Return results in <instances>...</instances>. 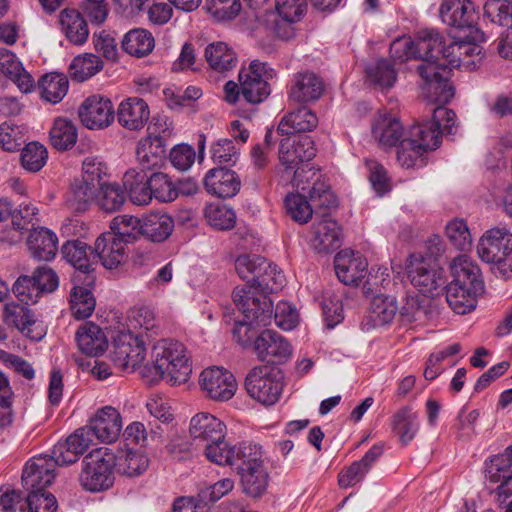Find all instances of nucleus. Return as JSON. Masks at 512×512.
Returning a JSON list of instances; mask_svg holds the SVG:
<instances>
[{
  "instance_id": "obj_36",
  "label": "nucleus",
  "mask_w": 512,
  "mask_h": 512,
  "mask_svg": "<svg viewBox=\"0 0 512 512\" xmlns=\"http://www.w3.org/2000/svg\"><path fill=\"white\" fill-rule=\"evenodd\" d=\"M149 176L138 168H130L123 176V186L130 200L136 205H147L152 200V192L148 184Z\"/></svg>"
},
{
  "instance_id": "obj_6",
  "label": "nucleus",
  "mask_w": 512,
  "mask_h": 512,
  "mask_svg": "<svg viewBox=\"0 0 512 512\" xmlns=\"http://www.w3.org/2000/svg\"><path fill=\"white\" fill-rule=\"evenodd\" d=\"M82 466L79 481L85 490L98 492L112 486L115 457L111 449L101 447L91 451L84 457Z\"/></svg>"
},
{
  "instance_id": "obj_34",
  "label": "nucleus",
  "mask_w": 512,
  "mask_h": 512,
  "mask_svg": "<svg viewBox=\"0 0 512 512\" xmlns=\"http://www.w3.org/2000/svg\"><path fill=\"white\" fill-rule=\"evenodd\" d=\"M174 230V220L167 213L152 212L142 216L141 236L161 243L167 240Z\"/></svg>"
},
{
  "instance_id": "obj_30",
  "label": "nucleus",
  "mask_w": 512,
  "mask_h": 512,
  "mask_svg": "<svg viewBox=\"0 0 512 512\" xmlns=\"http://www.w3.org/2000/svg\"><path fill=\"white\" fill-rule=\"evenodd\" d=\"M335 273L345 285H357L366 275L368 263L359 253L341 251L334 259Z\"/></svg>"
},
{
  "instance_id": "obj_51",
  "label": "nucleus",
  "mask_w": 512,
  "mask_h": 512,
  "mask_svg": "<svg viewBox=\"0 0 512 512\" xmlns=\"http://www.w3.org/2000/svg\"><path fill=\"white\" fill-rule=\"evenodd\" d=\"M86 286H89L86 284ZM72 315L78 319L90 317L95 309L96 301L88 287L76 285L70 293Z\"/></svg>"
},
{
  "instance_id": "obj_4",
  "label": "nucleus",
  "mask_w": 512,
  "mask_h": 512,
  "mask_svg": "<svg viewBox=\"0 0 512 512\" xmlns=\"http://www.w3.org/2000/svg\"><path fill=\"white\" fill-rule=\"evenodd\" d=\"M474 34H468L465 40L454 41L449 45H445L444 37L441 35V42L436 46L435 54L439 56L436 61L439 74L435 76H445V81L450 83L451 68H464L473 70L482 60V47L476 44L477 40L473 39Z\"/></svg>"
},
{
  "instance_id": "obj_26",
  "label": "nucleus",
  "mask_w": 512,
  "mask_h": 512,
  "mask_svg": "<svg viewBox=\"0 0 512 512\" xmlns=\"http://www.w3.org/2000/svg\"><path fill=\"white\" fill-rule=\"evenodd\" d=\"M254 350L261 361L276 359L278 362H282L287 360L292 353L289 342L273 330H264L256 337Z\"/></svg>"
},
{
  "instance_id": "obj_53",
  "label": "nucleus",
  "mask_w": 512,
  "mask_h": 512,
  "mask_svg": "<svg viewBox=\"0 0 512 512\" xmlns=\"http://www.w3.org/2000/svg\"><path fill=\"white\" fill-rule=\"evenodd\" d=\"M50 141L52 146L60 151L72 148L77 141V129L72 121L56 119L50 131Z\"/></svg>"
},
{
  "instance_id": "obj_20",
  "label": "nucleus",
  "mask_w": 512,
  "mask_h": 512,
  "mask_svg": "<svg viewBox=\"0 0 512 512\" xmlns=\"http://www.w3.org/2000/svg\"><path fill=\"white\" fill-rule=\"evenodd\" d=\"M78 115L89 129H103L114 120V109L110 99L101 95L86 98L78 109Z\"/></svg>"
},
{
  "instance_id": "obj_62",
  "label": "nucleus",
  "mask_w": 512,
  "mask_h": 512,
  "mask_svg": "<svg viewBox=\"0 0 512 512\" xmlns=\"http://www.w3.org/2000/svg\"><path fill=\"white\" fill-rule=\"evenodd\" d=\"M484 16L499 26H512V1L487 0L484 4Z\"/></svg>"
},
{
  "instance_id": "obj_14",
  "label": "nucleus",
  "mask_w": 512,
  "mask_h": 512,
  "mask_svg": "<svg viewBox=\"0 0 512 512\" xmlns=\"http://www.w3.org/2000/svg\"><path fill=\"white\" fill-rule=\"evenodd\" d=\"M272 75L267 69V64L254 60L247 68L240 70L238 79L241 85V95L251 104H259L270 95L268 79Z\"/></svg>"
},
{
  "instance_id": "obj_61",
  "label": "nucleus",
  "mask_w": 512,
  "mask_h": 512,
  "mask_svg": "<svg viewBox=\"0 0 512 512\" xmlns=\"http://www.w3.org/2000/svg\"><path fill=\"white\" fill-rule=\"evenodd\" d=\"M424 145H417L413 140H408L407 138L402 139L397 150L399 164L405 168L423 166L425 164L423 155L426 153L423 150Z\"/></svg>"
},
{
  "instance_id": "obj_13",
  "label": "nucleus",
  "mask_w": 512,
  "mask_h": 512,
  "mask_svg": "<svg viewBox=\"0 0 512 512\" xmlns=\"http://www.w3.org/2000/svg\"><path fill=\"white\" fill-rule=\"evenodd\" d=\"M212 463L221 466H230L238 474L255 468L263 463L262 447L256 444L241 442L231 445L226 441L225 448L220 450Z\"/></svg>"
},
{
  "instance_id": "obj_56",
  "label": "nucleus",
  "mask_w": 512,
  "mask_h": 512,
  "mask_svg": "<svg viewBox=\"0 0 512 512\" xmlns=\"http://www.w3.org/2000/svg\"><path fill=\"white\" fill-rule=\"evenodd\" d=\"M204 216L209 225L217 230H230L236 223L233 209L220 203L208 204L204 209Z\"/></svg>"
},
{
  "instance_id": "obj_40",
  "label": "nucleus",
  "mask_w": 512,
  "mask_h": 512,
  "mask_svg": "<svg viewBox=\"0 0 512 512\" xmlns=\"http://www.w3.org/2000/svg\"><path fill=\"white\" fill-rule=\"evenodd\" d=\"M204 55L211 69L219 73L232 70L238 63L234 49L222 41L210 43L205 48Z\"/></svg>"
},
{
  "instance_id": "obj_8",
  "label": "nucleus",
  "mask_w": 512,
  "mask_h": 512,
  "mask_svg": "<svg viewBox=\"0 0 512 512\" xmlns=\"http://www.w3.org/2000/svg\"><path fill=\"white\" fill-rule=\"evenodd\" d=\"M245 389L256 401L267 406L273 405L283 389L281 372L269 365L256 366L245 378Z\"/></svg>"
},
{
  "instance_id": "obj_27",
  "label": "nucleus",
  "mask_w": 512,
  "mask_h": 512,
  "mask_svg": "<svg viewBox=\"0 0 512 512\" xmlns=\"http://www.w3.org/2000/svg\"><path fill=\"white\" fill-rule=\"evenodd\" d=\"M126 243L114 233H103L95 241L94 258L107 268L114 269L121 265L127 257Z\"/></svg>"
},
{
  "instance_id": "obj_12",
  "label": "nucleus",
  "mask_w": 512,
  "mask_h": 512,
  "mask_svg": "<svg viewBox=\"0 0 512 512\" xmlns=\"http://www.w3.org/2000/svg\"><path fill=\"white\" fill-rule=\"evenodd\" d=\"M440 17L450 27L467 29L474 40H483L484 34L477 28L478 12L471 0H444L440 6Z\"/></svg>"
},
{
  "instance_id": "obj_9",
  "label": "nucleus",
  "mask_w": 512,
  "mask_h": 512,
  "mask_svg": "<svg viewBox=\"0 0 512 512\" xmlns=\"http://www.w3.org/2000/svg\"><path fill=\"white\" fill-rule=\"evenodd\" d=\"M316 156L315 143L311 136L300 135L292 142L290 139H284L280 143L279 160L286 170L294 174L296 186H300L303 181L305 163H309Z\"/></svg>"
},
{
  "instance_id": "obj_5",
  "label": "nucleus",
  "mask_w": 512,
  "mask_h": 512,
  "mask_svg": "<svg viewBox=\"0 0 512 512\" xmlns=\"http://www.w3.org/2000/svg\"><path fill=\"white\" fill-rule=\"evenodd\" d=\"M426 99L430 103L438 104L431 108L432 119L412 126L407 139L413 140L417 145L427 144L423 147V150L427 152L439 147L442 135L452 134L456 114L453 110L446 108L445 103Z\"/></svg>"
},
{
  "instance_id": "obj_45",
  "label": "nucleus",
  "mask_w": 512,
  "mask_h": 512,
  "mask_svg": "<svg viewBox=\"0 0 512 512\" xmlns=\"http://www.w3.org/2000/svg\"><path fill=\"white\" fill-rule=\"evenodd\" d=\"M446 300L450 308L457 314L464 315L476 308V296L481 291L473 290L457 284L445 286Z\"/></svg>"
},
{
  "instance_id": "obj_24",
  "label": "nucleus",
  "mask_w": 512,
  "mask_h": 512,
  "mask_svg": "<svg viewBox=\"0 0 512 512\" xmlns=\"http://www.w3.org/2000/svg\"><path fill=\"white\" fill-rule=\"evenodd\" d=\"M87 428L94 438L101 442L112 443L120 435L122 418L117 409L112 406H105L99 409L91 418Z\"/></svg>"
},
{
  "instance_id": "obj_21",
  "label": "nucleus",
  "mask_w": 512,
  "mask_h": 512,
  "mask_svg": "<svg viewBox=\"0 0 512 512\" xmlns=\"http://www.w3.org/2000/svg\"><path fill=\"white\" fill-rule=\"evenodd\" d=\"M94 436L87 426L77 429L64 441H59L52 450V456L58 465L75 463L90 447Z\"/></svg>"
},
{
  "instance_id": "obj_2",
  "label": "nucleus",
  "mask_w": 512,
  "mask_h": 512,
  "mask_svg": "<svg viewBox=\"0 0 512 512\" xmlns=\"http://www.w3.org/2000/svg\"><path fill=\"white\" fill-rule=\"evenodd\" d=\"M286 282L285 275L277 266L267 260V267L257 273L256 286L244 285L233 290V302L244 319L235 322L233 334L244 343V336L252 326H268L272 320L273 302L266 295L281 290Z\"/></svg>"
},
{
  "instance_id": "obj_54",
  "label": "nucleus",
  "mask_w": 512,
  "mask_h": 512,
  "mask_svg": "<svg viewBox=\"0 0 512 512\" xmlns=\"http://www.w3.org/2000/svg\"><path fill=\"white\" fill-rule=\"evenodd\" d=\"M102 68L103 62L98 56L85 53L78 55L72 60L69 66V72L72 79L83 82L94 76L102 70Z\"/></svg>"
},
{
  "instance_id": "obj_15",
  "label": "nucleus",
  "mask_w": 512,
  "mask_h": 512,
  "mask_svg": "<svg viewBox=\"0 0 512 512\" xmlns=\"http://www.w3.org/2000/svg\"><path fill=\"white\" fill-rule=\"evenodd\" d=\"M146 356V348L143 340L130 331L120 332L113 343L112 360L121 369L140 367Z\"/></svg>"
},
{
  "instance_id": "obj_43",
  "label": "nucleus",
  "mask_w": 512,
  "mask_h": 512,
  "mask_svg": "<svg viewBox=\"0 0 512 512\" xmlns=\"http://www.w3.org/2000/svg\"><path fill=\"white\" fill-rule=\"evenodd\" d=\"M372 135L382 147H393L402 140L403 126L395 117L382 116L373 124Z\"/></svg>"
},
{
  "instance_id": "obj_25",
  "label": "nucleus",
  "mask_w": 512,
  "mask_h": 512,
  "mask_svg": "<svg viewBox=\"0 0 512 512\" xmlns=\"http://www.w3.org/2000/svg\"><path fill=\"white\" fill-rule=\"evenodd\" d=\"M486 478L492 483H500L496 488L499 502H505L512 496V446L505 449L502 455L491 461Z\"/></svg>"
},
{
  "instance_id": "obj_11",
  "label": "nucleus",
  "mask_w": 512,
  "mask_h": 512,
  "mask_svg": "<svg viewBox=\"0 0 512 512\" xmlns=\"http://www.w3.org/2000/svg\"><path fill=\"white\" fill-rule=\"evenodd\" d=\"M408 277L414 287L422 294L434 296L445 284L443 270L437 267L435 260L421 254H411L407 264Z\"/></svg>"
},
{
  "instance_id": "obj_55",
  "label": "nucleus",
  "mask_w": 512,
  "mask_h": 512,
  "mask_svg": "<svg viewBox=\"0 0 512 512\" xmlns=\"http://www.w3.org/2000/svg\"><path fill=\"white\" fill-rule=\"evenodd\" d=\"M28 129L25 125H18L12 121L0 124V146L3 150L14 152L27 140Z\"/></svg>"
},
{
  "instance_id": "obj_52",
  "label": "nucleus",
  "mask_w": 512,
  "mask_h": 512,
  "mask_svg": "<svg viewBox=\"0 0 512 512\" xmlns=\"http://www.w3.org/2000/svg\"><path fill=\"white\" fill-rule=\"evenodd\" d=\"M126 201V192L116 182H108L98 189L97 204L105 212L118 211Z\"/></svg>"
},
{
  "instance_id": "obj_7",
  "label": "nucleus",
  "mask_w": 512,
  "mask_h": 512,
  "mask_svg": "<svg viewBox=\"0 0 512 512\" xmlns=\"http://www.w3.org/2000/svg\"><path fill=\"white\" fill-rule=\"evenodd\" d=\"M189 435L198 445H203L205 457L212 462L220 450L225 448L226 425L214 415L200 412L190 420Z\"/></svg>"
},
{
  "instance_id": "obj_29",
  "label": "nucleus",
  "mask_w": 512,
  "mask_h": 512,
  "mask_svg": "<svg viewBox=\"0 0 512 512\" xmlns=\"http://www.w3.org/2000/svg\"><path fill=\"white\" fill-rule=\"evenodd\" d=\"M203 181L207 192L219 198L234 197L241 188L236 172L223 167L210 169Z\"/></svg>"
},
{
  "instance_id": "obj_23",
  "label": "nucleus",
  "mask_w": 512,
  "mask_h": 512,
  "mask_svg": "<svg viewBox=\"0 0 512 512\" xmlns=\"http://www.w3.org/2000/svg\"><path fill=\"white\" fill-rule=\"evenodd\" d=\"M311 176L303 178L297 186L307 197L310 204L317 209H331L337 206V198L331 191L325 178L311 168L307 171Z\"/></svg>"
},
{
  "instance_id": "obj_60",
  "label": "nucleus",
  "mask_w": 512,
  "mask_h": 512,
  "mask_svg": "<svg viewBox=\"0 0 512 512\" xmlns=\"http://www.w3.org/2000/svg\"><path fill=\"white\" fill-rule=\"evenodd\" d=\"M284 205L287 214L296 222L307 223L314 212V207L307 197L300 193H290L285 197Z\"/></svg>"
},
{
  "instance_id": "obj_35",
  "label": "nucleus",
  "mask_w": 512,
  "mask_h": 512,
  "mask_svg": "<svg viewBox=\"0 0 512 512\" xmlns=\"http://www.w3.org/2000/svg\"><path fill=\"white\" fill-rule=\"evenodd\" d=\"M317 124L316 114L306 106H301L281 119L277 132L280 135L307 132L312 131Z\"/></svg>"
},
{
  "instance_id": "obj_47",
  "label": "nucleus",
  "mask_w": 512,
  "mask_h": 512,
  "mask_svg": "<svg viewBox=\"0 0 512 512\" xmlns=\"http://www.w3.org/2000/svg\"><path fill=\"white\" fill-rule=\"evenodd\" d=\"M98 189L81 179H75L67 194L66 203L76 212H84L91 201L97 199Z\"/></svg>"
},
{
  "instance_id": "obj_32",
  "label": "nucleus",
  "mask_w": 512,
  "mask_h": 512,
  "mask_svg": "<svg viewBox=\"0 0 512 512\" xmlns=\"http://www.w3.org/2000/svg\"><path fill=\"white\" fill-rule=\"evenodd\" d=\"M150 116L148 104L141 98L129 97L117 109V119L121 126L129 130H140Z\"/></svg>"
},
{
  "instance_id": "obj_49",
  "label": "nucleus",
  "mask_w": 512,
  "mask_h": 512,
  "mask_svg": "<svg viewBox=\"0 0 512 512\" xmlns=\"http://www.w3.org/2000/svg\"><path fill=\"white\" fill-rule=\"evenodd\" d=\"M155 41L152 34L145 29L130 30L122 41V48L132 56L143 57L154 48Z\"/></svg>"
},
{
  "instance_id": "obj_37",
  "label": "nucleus",
  "mask_w": 512,
  "mask_h": 512,
  "mask_svg": "<svg viewBox=\"0 0 512 512\" xmlns=\"http://www.w3.org/2000/svg\"><path fill=\"white\" fill-rule=\"evenodd\" d=\"M76 341L81 352L88 356H99L107 348L104 333L98 325L92 322H87L78 328Z\"/></svg>"
},
{
  "instance_id": "obj_44",
  "label": "nucleus",
  "mask_w": 512,
  "mask_h": 512,
  "mask_svg": "<svg viewBox=\"0 0 512 512\" xmlns=\"http://www.w3.org/2000/svg\"><path fill=\"white\" fill-rule=\"evenodd\" d=\"M392 429L403 445L410 443L419 430L418 414L411 407L399 409L392 417Z\"/></svg>"
},
{
  "instance_id": "obj_22",
  "label": "nucleus",
  "mask_w": 512,
  "mask_h": 512,
  "mask_svg": "<svg viewBox=\"0 0 512 512\" xmlns=\"http://www.w3.org/2000/svg\"><path fill=\"white\" fill-rule=\"evenodd\" d=\"M61 253L70 265L80 273L85 274L84 282L87 285L94 283V276L92 275L96 265L94 247H90L79 239L68 240L63 244Z\"/></svg>"
},
{
  "instance_id": "obj_18",
  "label": "nucleus",
  "mask_w": 512,
  "mask_h": 512,
  "mask_svg": "<svg viewBox=\"0 0 512 512\" xmlns=\"http://www.w3.org/2000/svg\"><path fill=\"white\" fill-rule=\"evenodd\" d=\"M58 463L53 456H40L27 462L22 473V486L27 493L46 492L45 488L55 478V467Z\"/></svg>"
},
{
  "instance_id": "obj_46",
  "label": "nucleus",
  "mask_w": 512,
  "mask_h": 512,
  "mask_svg": "<svg viewBox=\"0 0 512 512\" xmlns=\"http://www.w3.org/2000/svg\"><path fill=\"white\" fill-rule=\"evenodd\" d=\"M41 97L50 103H59L67 94L69 81L64 74L49 73L41 77L38 82Z\"/></svg>"
},
{
  "instance_id": "obj_63",
  "label": "nucleus",
  "mask_w": 512,
  "mask_h": 512,
  "mask_svg": "<svg viewBox=\"0 0 512 512\" xmlns=\"http://www.w3.org/2000/svg\"><path fill=\"white\" fill-rule=\"evenodd\" d=\"M107 171L106 164L98 157H87L82 163L81 180L99 189L102 185L108 183L105 181V178L108 176Z\"/></svg>"
},
{
  "instance_id": "obj_16",
  "label": "nucleus",
  "mask_w": 512,
  "mask_h": 512,
  "mask_svg": "<svg viewBox=\"0 0 512 512\" xmlns=\"http://www.w3.org/2000/svg\"><path fill=\"white\" fill-rule=\"evenodd\" d=\"M199 385L206 396L215 401H228L237 389L234 375L219 366L204 369L199 377Z\"/></svg>"
},
{
  "instance_id": "obj_17",
  "label": "nucleus",
  "mask_w": 512,
  "mask_h": 512,
  "mask_svg": "<svg viewBox=\"0 0 512 512\" xmlns=\"http://www.w3.org/2000/svg\"><path fill=\"white\" fill-rule=\"evenodd\" d=\"M477 253L487 263L502 265L512 253V233L506 228L488 230L478 243Z\"/></svg>"
},
{
  "instance_id": "obj_58",
  "label": "nucleus",
  "mask_w": 512,
  "mask_h": 512,
  "mask_svg": "<svg viewBox=\"0 0 512 512\" xmlns=\"http://www.w3.org/2000/svg\"><path fill=\"white\" fill-rule=\"evenodd\" d=\"M240 149L241 146H238L232 139H218L211 145V159L220 165L234 166L239 160Z\"/></svg>"
},
{
  "instance_id": "obj_33",
  "label": "nucleus",
  "mask_w": 512,
  "mask_h": 512,
  "mask_svg": "<svg viewBox=\"0 0 512 512\" xmlns=\"http://www.w3.org/2000/svg\"><path fill=\"white\" fill-rule=\"evenodd\" d=\"M452 280L449 284H457L473 290L483 292L484 283L479 267L467 256L460 255L450 264Z\"/></svg>"
},
{
  "instance_id": "obj_10",
  "label": "nucleus",
  "mask_w": 512,
  "mask_h": 512,
  "mask_svg": "<svg viewBox=\"0 0 512 512\" xmlns=\"http://www.w3.org/2000/svg\"><path fill=\"white\" fill-rule=\"evenodd\" d=\"M306 8V0H276L275 11L266 14L267 29L281 40H290L295 36V24L303 18Z\"/></svg>"
},
{
  "instance_id": "obj_28",
  "label": "nucleus",
  "mask_w": 512,
  "mask_h": 512,
  "mask_svg": "<svg viewBox=\"0 0 512 512\" xmlns=\"http://www.w3.org/2000/svg\"><path fill=\"white\" fill-rule=\"evenodd\" d=\"M323 92V80L314 72L304 71L293 76L288 96L290 100L304 104L317 101Z\"/></svg>"
},
{
  "instance_id": "obj_38",
  "label": "nucleus",
  "mask_w": 512,
  "mask_h": 512,
  "mask_svg": "<svg viewBox=\"0 0 512 512\" xmlns=\"http://www.w3.org/2000/svg\"><path fill=\"white\" fill-rule=\"evenodd\" d=\"M115 470L129 477L138 476L149 466L148 457L140 450L120 448L114 452Z\"/></svg>"
},
{
  "instance_id": "obj_64",
  "label": "nucleus",
  "mask_w": 512,
  "mask_h": 512,
  "mask_svg": "<svg viewBox=\"0 0 512 512\" xmlns=\"http://www.w3.org/2000/svg\"><path fill=\"white\" fill-rule=\"evenodd\" d=\"M148 184L152 192V197L160 202H172L177 198L174 190V183L167 174L162 172H153L149 176Z\"/></svg>"
},
{
  "instance_id": "obj_1",
  "label": "nucleus",
  "mask_w": 512,
  "mask_h": 512,
  "mask_svg": "<svg viewBox=\"0 0 512 512\" xmlns=\"http://www.w3.org/2000/svg\"><path fill=\"white\" fill-rule=\"evenodd\" d=\"M441 42V34L434 29H422L417 32L415 39L399 37L390 45V55L394 60L405 62L410 59H421L423 63L417 70L423 80L422 93L432 101L448 103L454 96V88L445 81V76L439 74L436 65V46Z\"/></svg>"
},
{
  "instance_id": "obj_39",
  "label": "nucleus",
  "mask_w": 512,
  "mask_h": 512,
  "mask_svg": "<svg viewBox=\"0 0 512 512\" xmlns=\"http://www.w3.org/2000/svg\"><path fill=\"white\" fill-rule=\"evenodd\" d=\"M399 311L396 298L379 294L373 297L367 314L368 322L373 327L390 324Z\"/></svg>"
},
{
  "instance_id": "obj_59",
  "label": "nucleus",
  "mask_w": 512,
  "mask_h": 512,
  "mask_svg": "<svg viewBox=\"0 0 512 512\" xmlns=\"http://www.w3.org/2000/svg\"><path fill=\"white\" fill-rule=\"evenodd\" d=\"M366 75L369 81L381 88H390L397 79L396 70L393 64L386 59H379L366 68Z\"/></svg>"
},
{
  "instance_id": "obj_19",
  "label": "nucleus",
  "mask_w": 512,
  "mask_h": 512,
  "mask_svg": "<svg viewBox=\"0 0 512 512\" xmlns=\"http://www.w3.org/2000/svg\"><path fill=\"white\" fill-rule=\"evenodd\" d=\"M157 123L148 126L149 134L142 139L136 148V157L139 164L138 171L147 173L149 170L158 169L166 161V148L164 136L157 134Z\"/></svg>"
},
{
  "instance_id": "obj_48",
  "label": "nucleus",
  "mask_w": 512,
  "mask_h": 512,
  "mask_svg": "<svg viewBox=\"0 0 512 512\" xmlns=\"http://www.w3.org/2000/svg\"><path fill=\"white\" fill-rule=\"evenodd\" d=\"M3 321L9 327H14L21 332H31V326L35 324L32 311L24 304L7 303L3 308Z\"/></svg>"
},
{
  "instance_id": "obj_57",
  "label": "nucleus",
  "mask_w": 512,
  "mask_h": 512,
  "mask_svg": "<svg viewBox=\"0 0 512 512\" xmlns=\"http://www.w3.org/2000/svg\"><path fill=\"white\" fill-rule=\"evenodd\" d=\"M142 217L118 215L111 222V229L123 242L131 243L141 236Z\"/></svg>"
},
{
  "instance_id": "obj_31",
  "label": "nucleus",
  "mask_w": 512,
  "mask_h": 512,
  "mask_svg": "<svg viewBox=\"0 0 512 512\" xmlns=\"http://www.w3.org/2000/svg\"><path fill=\"white\" fill-rule=\"evenodd\" d=\"M28 250L39 261H51L58 250V237L46 227H33L27 237Z\"/></svg>"
},
{
  "instance_id": "obj_50",
  "label": "nucleus",
  "mask_w": 512,
  "mask_h": 512,
  "mask_svg": "<svg viewBox=\"0 0 512 512\" xmlns=\"http://www.w3.org/2000/svg\"><path fill=\"white\" fill-rule=\"evenodd\" d=\"M239 475L243 492L248 496L258 498L266 492L269 476L263 463Z\"/></svg>"
},
{
  "instance_id": "obj_41",
  "label": "nucleus",
  "mask_w": 512,
  "mask_h": 512,
  "mask_svg": "<svg viewBox=\"0 0 512 512\" xmlns=\"http://www.w3.org/2000/svg\"><path fill=\"white\" fill-rule=\"evenodd\" d=\"M59 22L62 31L71 43L82 45L87 41L88 25L78 10L64 9L60 14Z\"/></svg>"
},
{
  "instance_id": "obj_3",
  "label": "nucleus",
  "mask_w": 512,
  "mask_h": 512,
  "mask_svg": "<svg viewBox=\"0 0 512 512\" xmlns=\"http://www.w3.org/2000/svg\"><path fill=\"white\" fill-rule=\"evenodd\" d=\"M185 346L176 340L163 339L152 349L153 364L145 365L141 371L150 382L166 380L171 384L187 381L192 371Z\"/></svg>"
},
{
  "instance_id": "obj_42",
  "label": "nucleus",
  "mask_w": 512,
  "mask_h": 512,
  "mask_svg": "<svg viewBox=\"0 0 512 512\" xmlns=\"http://www.w3.org/2000/svg\"><path fill=\"white\" fill-rule=\"evenodd\" d=\"M341 245V228L335 220L325 218L314 224V246L319 252H330Z\"/></svg>"
}]
</instances>
